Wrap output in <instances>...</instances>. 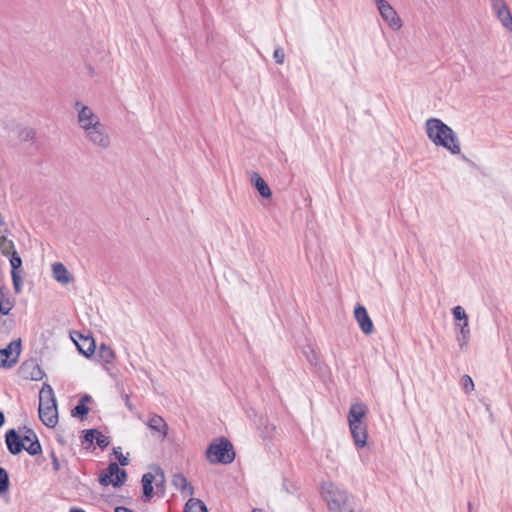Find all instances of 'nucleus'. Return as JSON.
I'll return each instance as SVG.
<instances>
[{"label": "nucleus", "mask_w": 512, "mask_h": 512, "mask_svg": "<svg viewBox=\"0 0 512 512\" xmlns=\"http://www.w3.org/2000/svg\"><path fill=\"white\" fill-rule=\"evenodd\" d=\"M426 134L436 146L445 148L453 155L461 153V146L456 132L438 118H430L425 122Z\"/></svg>", "instance_id": "1"}, {"label": "nucleus", "mask_w": 512, "mask_h": 512, "mask_svg": "<svg viewBox=\"0 0 512 512\" xmlns=\"http://www.w3.org/2000/svg\"><path fill=\"white\" fill-rule=\"evenodd\" d=\"M366 413L367 407L363 403L352 404L348 412L350 432L358 448H363L367 442V429L363 422Z\"/></svg>", "instance_id": "2"}, {"label": "nucleus", "mask_w": 512, "mask_h": 512, "mask_svg": "<svg viewBox=\"0 0 512 512\" xmlns=\"http://www.w3.org/2000/svg\"><path fill=\"white\" fill-rule=\"evenodd\" d=\"M39 417L43 424L49 428L55 427L58 422L56 399L50 386L43 387L40 391Z\"/></svg>", "instance_id": "3"}, {"label": "nucleus", "mask_w": 512, "mask_h": 512, "mask_svg": "<svg viewBox=\"0 0 512 512\" xmlns=\"http://www.w3.org/2000/svg\"><path fill=\"white\" fill-rule=\"evenodd\" d=\"M206 457L212 464H230L235 459V451L232 443L222 437L217 442H212L207 450Z\"/></svg>", "instance_id": "4"}, {"label": "nucleus", "mask_w": 512, "mask_h": 512, "mask_svg": "<svg viewBox=\"0 0 512 512\" xmlns=\"http://www.w3.org/2000/svg\"><path fill=\"white\" fill-rule=\"evenodd\" d=\"M325 500L332 512H354V497L338 487L326 491Z\"/></svg>", "instance_id": "5"}, {"label": "nucleus", "mask_w": 512, "mask_h": 512, "mask_svg": "<svg viewBox=\"0 0 512 512\" xmlns=\"http://www.w3.org/2000/svg\"><path fill=\"white\" fill-rule=\"evenodd\" d=\"M83 132L85 139L98 150L105 151L110 148L112 139L104 123L100 122Z\"/></svg>", "instance_id": "6"}, {"label": "nucleus", "mask_w": 512, "mask_h": 512, "mask_svg": "<svg viewBox=\"0 0 512 512\" xmlns=\"http://www.w3.org/2000/svg\"><path fill=\"white\" fill-rule=\"evenodd\" d=\"M127 479V473L121 469L116 462H111L108 467L100 474L99 483L103 486L113 485L122 486Z\"/></svg>", "instance_id": "7"}, {"label": "nucleus", "mask_w": 512, "mask_h": 512, "mask_svg": "<svg viewBox=\"0 0 512 512\" xmlns=\"http://www.w3.org/2000/svg\"><path fill=\"white\" fill-rule=\"evenodd\" d=\"M21 339L11 341L5 348L0 349V368H12L16 365L21 354Z\"/></svg>", "instance_id": "8"}, {"label": "nucleus", "mask_w": 512, "mask_h": 512, "mask_svg": "<svg viewBox=\"0 0 512 512\" xmlns=\"http://www.w3.org/2000/svg\"><path fill=\"white\" fill-rule=\"evenodd\" d=\"M74 107L77 111L78 126L83 131L101 122L100 118L94 113L91 107L84 105L80 101H76Z\"/></svg>", "instance_id": "9"}, {"label": "nucleus", "mask_w": 512, "mask_h": 512, "mask_svg": "<svg viewBox=\"0 0 512 512\" xmlns=\"http://www.w3.org/2000/svg\"><path fill=\"white\" fill-rule=\"evenodd\" d=\"M375 2L383 20L393 30H399L402 27V21L395 9L386 0H375Z\"/></svg>", "instance_id": "10"}, {"label": "nucleus", "mask_w": 512, "mask_h": 512, "mask_svg": "<svg viewBox=\"0 0 512 512\" xmlns=\"http://www.w3.org/2000/svg\"><path fill=\"white\" fill-rule=\"evenodd\" d=\"M490 3L502 25L512 31V15L504 0H490Z\"/></svg>", "instance_id": "11"}, {"label": "nucleus", "mask_w": 512, "mask_h": 512, "mask_svg": "<svg viewBox=\"0 0 512 512\" xmlns=\"http://www.w3.org/2000/svg\"><path fill=\"white\" fill-rule=\"evenodd\" d=\"M354 317L365 335H371L374 332L373 322L368 315L366 308L358 304L354 309Z\"/></svg>", "instance_id": "12"}, {"label": "nucleus", "mask_w": 512, "mask_h": 512, "mask_svg": "<svg viewBox=\"0 0 512 512\" xmlns=\"http://www.w3.org/2000/svg\"><path fill=\"white\" fill-rule=\"evenodd\" d=\"M5 442L8 451L12 455H18L24 450V440L21 439L20 435L15 429H10L5 434Z\"/></svg>", "instance_id": "13"}, {"label": "nucleus", "mask_w": 512, "mask_h": 512, "mask_svg": "<svg viewBox=\"0 0 512 512\" xmlns=\"http://www.w3.org/2000/svg\"><path fill=\"white\" fill-rule=\"evenodd\" d=\"M74 342L81 354H83L86 357H90L95 352V341L92 336H84L79 335V340H75Z\"/></svg>", "instance_id": "14"}, {"label": "nucleus", "mask_w": 512, "mask_h": 512, "mask_svg": "<svg viewBox=\"0 0 512 512\" xmlns=\"http://www.w3.org/2000/svg\"><path fill=\"white\" fill-rule=\"evenodd\" d=\"M250 182L263 198H270L272 196L270 187L257 172H252Z\"/></svg>", "instance_id": "15"}, {"label": "nucleus", "mask_w": 512, "mask_h": 512, "mask_svg": "<svg viewBox=\"0 0 512 512\" xmlns=\"http://www.w3.org/2000/svg\"><path fill=\"white\" fill-rule=\"evenodd\" d=\"M52 272L54 279L61 284L66 285L73 279L67 268L60 262L53 264Z\"/></svg>", "instance_id": "16"}, {"label": "nucleus", "mask_w": 512, "mask_h": 512, "mask_svg": "<svg viewBox=\"0 0 512 512\" xmlns=\"http://www.w3.org/2000/svg\"><path fill=\"white\" fill-rule=\"evenodd\" d=\"M147 425L152 431L160 433L162 438L166 437L168 425L161 416L152 414L147 422Z\"/></svg>", "instance_id": "17"}, {"label": "nucleus", "mask_w": 512, "mask_h": 512, "mask_svg": "<svg viewBox=\"0 0 512 512\" xmlns=\"http://www.w3.org/2000/svg\"><path fill=\"white\" fill-rule=\"evenodd\" d=\"M92 400L91 396L84 395L80 398L77 405L71 410V415L73 417L84 418L90 411L87 403Z\"/></svg>", "instance_id": "18"}, {"label": "nucleus", "mask_w": 512, "mask_h": 512, "mask_svg": "<svg viewBox=\"0 0 512 512\" xmlns=\"http://www.w3.org/2000/svg\"><path fill=\"white\" fill-rule=\"evenodd\" d=\"M155 476L152 473H145L142 476L143 500L149 501L153 495V481Z\"/></svg>", "instance_id": "19"}, {"label": "nucleus", "mask_w": 512, "mask_h": 512, "mask_svg": "<svg viewBox=\"0 0 512 512\" xmlns=\"http://www.w3.org/2000/svg\"><path fill=\"white\" fill-rule=\"evenodd\" d=\"M172 484L184 493H193V486L188 483L186 477L183 474H175L172 479Z\"/></svg>", "instance_id": "20"}, {"label": "nucleus", "mask_w": 512, "mask_h": 512, "mask_svg": "<svg viewBox=\"0 0 512 512\" xmlns=\"http://www.w3.org/2000/svg\"><path fill=\"white\" fill-rule=\"evenodd\" d=\"M183 512H208L203 501L191 498L187 501Z\"/></svg>", "instance_id": "21"}, {"label": "nucleus", "mask_w": 512, "mask_h": 512, "mask_svg": "<svg viewBox=\"0 0 512 512\" xmlns=\"http://www.w3.org/2000/svg\"><path fill=\"white\" fill-rule=\"evenodd\" d=\"M469 338H470L469 325L465 324V323L460 324V330L457 335V341H458L459 347L461 349L465 348L468 345Z\"/></svg>", "instance_id": "22"}, {"label": "nucleus", "mask_w": 512, "mask_h": 512, "mask_svg": "<svg viewBox=\"0 0 512 512\" xmlns=\"http://www.w3.org/2000/svg\"><path fill=\"white\" fill-rule=\"evenodd\" d=\"M98 355L99 357L102 359V361H104L105 363H112L113 360L115 359V353L113 351V349L106 345V344H101L99 349H98Z\"/></svg>", "instance_id": "23"}, {"label": "nucleus", "mask_w": 512, "mask_h": 512, "mask_svg": "<svg viewBox=\"0 0 512 512\" xmlns=\"http://www.w3.org/2000/svg\"><path fill=\"white\" fill-rule=\"evenodd\" d=\"M0 251L4 256H9L15 251L14 242L8 239L6 236L0 237Z\"/></svg>", "instance_id": "24"}, {"label": "nucleus", "mask_w": 512, "mask_h": 512, "mask_svg": "<svg viewBox=\"0 0 512 512\" xmlns=\"http://www.w3.org/2000/svg\"><path fill=\"white\" fill-rule=\"evenodd\" d=\"M12 307L11 301L4 297L3 287H0V314L8 315Z\"/></svg>", "instance_id": "25"}, {"label": "nucleus", "mask_w": 512, "mask_h": 512, "mask_svg": "<svg viewBox=\"0 0 512 512\" xmlns=\"http://www.w3.org/2000/svg\"><path fill=\"white\" fill-rule=\"evenodd\" d=\"M24 450H26L31 456H36L42 453V446L38 438H35L28 446H25Z\"/></svg>", "instance_id": "26"}, {"label": "nucleus", "mask_w": 512, "mask_h": 512, "mask_svg": "<svg viewBox=\"0 0 512 512\" xmlns=\"http://www.w3.org/2000/svg\"><path fill=\"white\" fill-rule=\"evenodd\" d=\"M9 488V475L7 471L0 467V494L6 492Z\"/></svg>", "instance_id": "27"}, {"label": "nucleus", "mask_w": 512, "mask_h": 512, "mask_svg": "<svg viewBox=\"0 0 512 512\" xmlns=\"http://www.w3.org/2000/svg\"><path fill=\"white\" fill-rule=\"evenodd\" d=\"M452 314L456 320L462 321V323L468 324V316L463 307L455 306L452 309Z\"/></svg>", "instance_id": "28"}, {"label": "nucleus", "mask_w": 512, "mask_h": 512, "mask_svg": "<svg viewBox=\"0 0 512 512\" xmlns=\"http://www.w3.org/2000/svg\"><path fill=\"white\" fill-rule=\"evenodd\" d=\"M10 264L12 267L11 271L19 272V269L22 266V259L17 251H13L10 255Z\"/></svg>", "instance_id": "29"}, {"label": "nucleus", "mask_w": 512, "mask_h": 512, "mask_svg": "<svg viewBox=\"0 0 512 512\" xmlns=\"http://www.w3.org/2000/svg\"><path fill=\"white\" fill-rule=\"evenodd\" d=\"M36 132L32 128H22L19 133L18 137L21 141H31L35 138Z\"/></svg>", "instance_id": "30"}, {"label": "nucleus", "mask_w": 512, "mask_h": 512, "mask_svg": "<svg viewBox=\"0 0 512 512\" xmlns=\"http://www.w3.org/2000/svg\"><path fill=\"white\" fill-rule=\"evenodd\" d=\"M461 385L465 393H469L474 389V382L469 375H464L462 377Z\"/></svg>", "instance_id": "31"}, {"label": "nucleus", "mask_w": 512, "mask_h": 512, "mask_svg": "<svg viewBox=\"0 0 512 512\" xmlns=\"http://www.w3.org/2000/svg\"><path fill=\"white\" fill-rule=\"evenodd\" d=\"M96 444L101 449H105V448H107L109 446L110 439H109V437L105 436L100 431H98L97 436H96Z\"/></svg>", "instance_id": "32"}, {"label": "nucleus", "mask_w": 512, "mask_h": 512, "mask_svg": "<svg viewBox=\"0 0 512 512\" xmlns=\"http://www.w3.org/2000/svg\"><path fill=\"white\" fill-rule=\"evenodd\" d=\"M113 454L115 455V457L119 461L120 465L127 466L129 464V459L126 456L123 455V453L121 452V448L120 447L114 448L113 449Z\"/></svg>", "instance_id": "33"}, {"label": "nucleus", "mask_w": 512, "mask_h": 512, "mask_svg": "<svg viewBox=\"0 0 512 512\" xmlns=\"http://www.w3.org/2000/svg\"><path fill=\"white\" fill-rule=\"evenodd\" d=\"M11 276H12L14 289L17 293H19L21 290L22 278H21L19 272H14V271H11Z\"/></svg>", "instance_id": "34"}, {"label": "nucleus", "mask_w": 512, "mask_h": 512, "mask_svg": "<svg viewBox=\"0 0 512 512\" xmlns=\"http://www.w3.org/2000/svg\"><path fill=\"white\" fill-rule=\"evenodd\" d=\"M97 433H98L97 429L85 430L84 431V441L92 444L93 441L96 440Z\"/></svg>", "instance_id": "35"}, {"label": "nucleus", "mask_w": 512, "mask_h": 512, "mask_svg": "<svg viewBox=\"0 0 512 512\" xmlns=\"http://www.w3.org/2000/svg\"><path fill=\"white\" fill-rule=\"evenodd\" d=\"M273 58L277 64H283L285 59V54L282 48L278 47L274 50Z\"/></svg>", "instance_id": "36"}, {"label": "nucleus", "mask_w": 512, "mask_h": 512, "mask_svg": "<svg viewBox=\"0 0 512 512\" xmlns=\"http://www.w3.org/2000/svg\"><path fill=\"white\" fill-rule=\"evenodd\" d=\"M50 458L52 461L53 470L55 472H58L61 469V465H60V462H59V459H58L56 453L53 450L50 452Z\"/></svg>", "instance_id": "37"}, {"label": "nucleus", "mask_w": 512, "mask_h": 512, "mask_svg": "<svg viewBox=\"0 0 512 512\" xmlns=\"http://www.w3.org/2000/svg\"><path fill=\"white\" fill-rule=\"evenodd\" d=\"M35 438H38L36 433L32 429H27L23 438H21V439L24 440V444H25L26 442L31 443L32 440H34Z\"/></svg>", "instance_id": "38"}, {"label": "nucleus", "mask_w": 512, "mask_h": 512, "mask_svg": "<svg viewBox=\"0 0 512 512\" xmlns=\"http://www.w3.org/2000/svg\"><path fill=\"white\" fill-rule=\"evenodd\" d=\"M123 399L125 400V405L130 409L132 410L133 407H132V404L130 403V400H129V396L127 394H124L123 395Z\"/></svg>", "instance_id": "39"}, {"label": "nucleus", "mask_w": 512, "mask_h": 512, "mask_svg": "<svg viewBox=\"0 0 512 512\" xmlns=\"http://www.w3.org/2000/svg\"><path fill=\"white\" fill-rule=\"evenodd\" d=\"M115 512H133V511L128 509V508H126V507L119 506V507L115 508Z\"/></svg>", "instance_id": "40"}, {"label": "nucleus", "mask_w": 512, "mask_h": 512, "mask_svg": "<svg viewBox=\"0 0 512 512\" xmlns=\"http://www.w3.org/2000/svg\"><path fill=\"white\" fill-rule=\"evenodd\" d=\"M5 423V416H4V413L0 410V428L4 425Z\"/></svg>", "instance_id": "41"}, {"label": "nucleus", "mask_w": 512, "mask_h": 512, "mask_svg": "<svg viewBox=\"0 0 512 512\" xmlns=\"http://www.w3.org/2000/svg\"><path fill=\"white\" fill-rule=\"evenodd\" d=\"M4 224V218L3 216L0 214V226H2Z\"/></svg>", "instance_id": "42"}, {"label": "nucleus", "mask_w": 512, "mask_h": 512, "mask_svg": "<svg viewBox=\"0 0 512 512\" xmlns=\"http://www.w3.org/2000/svg\"><path fill=\"white\" fill-rule=\"evenodd\" d=\"M472 509H473L472 504L469 502L468 503V512H472Z\"/></svg>", "instance_id": "43"}, {"label": "nucleus", "mask_w": 512, "mask_h": 512, "mask_svg": "<svg viewBox=\"0 0 512 512\" xmlns=\"http://www.w3.org/2000/svg\"><path fill=\"white\" fill-rule=\"evenodd\" d=\"M70 512H85V511H83L81 509H72Z\"/></svg>", "instance_id": "44"}, {"label": "nucleus", "mask_w": 512, "mask_h": 512, "mask_svg": "<svg viewBox=\"0 0 512 512\" xmlns=\"http://www.w3.org/2000/svg\"><path fill=\"white\" fill-rule=\"evenodd\" d=\"M160 476H161V482H164V474L162 471H160Z\"/></svg>", "instance_id": "45"}, {"label": "nucleus", "mask_w": 512, "mask_h": 512, "mask_svg": "<svg viewBox=\"0 0 512 512\" xmlns=\"http://www.w3.org/2000/svg\"><path fill=\"white\" fill-rule=\"evenodd\" d=\"M252 512H262L261 509H253Z\"/></svg>", "instance_id": "46"}, {"label": "nucleus", "mask_w": 512, "mask_h": 512, "mask_svg": "<svg viewBox=\"0 0 512 512\" xmlns=\"http://www.w3.org/2000/svg\"><path fill=\"white\" fill-rule=\"evenodd\" d=\"M32 378L33 379H38V377L36 375H34V374H32Z\"/></svg>", "instance_id": "47"}]
</instances>
